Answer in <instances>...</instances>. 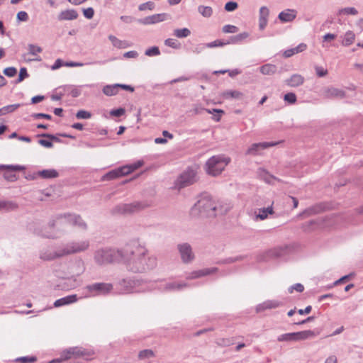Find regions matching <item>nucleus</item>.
<instances>
[{
    "mask_svg": "<svg viewBox=\"0 0 363 363\" xmlns=\"http://www.w3.org/2000/svg\"><path fill=\"white\" fill-rule=\"evenodd\" d=\"M121 262L133 273H144L156 267L157 258L148 255L145 246L138 240H133L123 247Z\"/></svg>",
    "mask_w": 363,
    "mask_h": 363,
    "instance_id": "1",
    "label": "nucleus"
},
{
    "mask_svg": "<svg viewBox=\"0 0 363 363\" xmlns=\"http://www.w3.org/2000/svg\"><path fill=\"white\" fill-rule=\"evenodd\" d=\"M218 205L214 203L208 195L200 197L191 209V215L194 217H214L216 216Z\"/></svg>",
    "mask_w": 363,
    "mask_h": 363,
    "instance_id": "2",
    "label": "nucleus"
},
{
    "mask_svg": "<svg viewBox=\"0 0 363 363\" xmlns=\"http://www.w3.org/2000/svg\"><path fill=\"white\" fill-rule=\"evenodd\" d=\"M122 249L111 247L100 248L94 252V261L96 264L102 265L114 262L121 261Z\"/></svg>",
    "mask_w": 363,
    "mask_h": 363,
    "instance_id": "3",
    "label": "nucleus"
},
{
    "mask_svg": "<svg viewBox=\"0 0 363 363\" xmlns=\"http://www.w3.org/2000/svg\"><path fill=\"white\" fill-rule=\"evenodd\" d=\"M230 159L223 155H216L209 158L206 163V171L212 176L219 175L230 162Z\"/></svg>",
    "mask_w": 363,
    "mask_h": 363,
    "instance_id": "4",
    "label": "nucleus"
},
{
    "mask_svg": "<svg viewBox=\"0 0 363 363\" xmlns=\"http://www.w3.org/2000/svg\"><path fill=\"white\" fill-rule=\"evenodd\" d=\"M150 204L147 201H134L130 203H119L111 210L113 215H130L138 212Z\"/></svg>",
    "mask_w": 363,
    "mask_h": 363,
    "instance_id": "5",
    "label": "nucleus"
},
{
    "mask_svg": "<svg viewBox=\"0 0 363 363\" xmlns=\"http://www.w3.org/2000/svg\"><path fill=\"white\" fill-rule=\"evenodd\" d=\"M57 224H69L76 225L81 228L86 229V224L79 216L75 214L59 215L56 219L50 220L48 225L50 228H54Z\"/></svg>",
    "mask_w": 363,
    "mask_h": 363,
    "instance_id": "6",
    "label": "nucleus"
},
{
    "mask_svg": "<svg viewBox=\"0 0 363 363\" xmlns=\"http://www.w3.org/2000/svg\"><path fill=\"white\" fill-rule=\"evenodd\" d=\"M113 289L111 283L98 282L86 286L84 290L85 298L94 297L98 296H106Z\"/></svg>",
    "mask_w": 363,
    "mask_h": 363,
    "instance_id": "7",
    "label": "nucleus"
},
{
    "mask_svg": "<svg viewBox=\"0 0 363 363\" xmlns=\"http://www.w3.org/2000/svg\"><path fill=\"white\" fill-rule=\"evenodd\" d=\"M197 181V172L192 167H188L183 171L174 182L175 188L182 189L194 184Z\"/></svg>",
    "mask_w": 363,
    "mask_h": 363,
    "instance_id": "8",
    "label": "nucleus"
},
{
    "mask_svg": "<svg viewBox=\"0 0 363 363\" xmlns=\"http://www.w3.org/2000/svg\"><path fill=\"white\" fill-rule=\"evenodd\" d=\"M315 333L313 330H303L300 332L289 333L280 335L277 337L279 342H296L306 340L314 337Z\"/></svg>",
    "mask_w": 363,
    "mask_h": 363,
    "instance_id": "9",
    "label": "nucleus"
},
{
    "mask_svg": "<svg viewBox=\"0 0 363 363\" xmlns=\"http://www.w3.org/2000/svg\"><path fill=\"white\" fill-rule=\"evenodd\" d=\"M89 241L80 240L67 243L62 247L65 256L86 251L89 247Z\"/></svg>",
    "mask_w": 363,
    "mask_h": 363,
    "instance_id": "10",
    "label": "nucleus"
},
{
    "mask_svg": "<svg viewBox=\"0 0 363 363\" xmlns=\"http://www.w3.org/2000/svg\"><path fill=\"white\" fill-rule=\"evenodd\" d=\"M140 284L139 279L132 278H125L120 279L117 282V286L121 294H130L136 291V287Z\"/></svg>",
    "mask_w": 363,
    "mask_h": 363,
    "instance_id": "11",
    "label": "nucleus"
},
{
    "mask_svg": "<svg viewBox=\"0 0 363 363\" xmlns=\"http://www.w3.org/2000/svg\"><path fill=\"white\" fill-rule=\"evenodd\" d=\"M90 350L84 349L81 347H69L62 352V357L64 359H69L72 357L77 359L79 357H86L92 355Z\"/></svg>",
    "mask_w": 363,
    "mask_h": 363,
    "instance_id": "12",
    "label": "nucleus"
},
{
    "mask_svg": "<svg viewBox=\"0 0 363 363\" xmlns=\"http://www.w3.org/2000/svg\"><path fill=\"white\" fill-rule=\"evenodd\" d=\"M177 250L183 263L189 264L194 260L195 255L192 250L191 246L189 243L184 242L178 244Z\"/></svg>",
    "mask_w": 363,
    "mask_h": 363,
    "instance_id": "13",
    "label": "nucleus"
},
{
    "mask_svg": "<svg viewBox=\"0 0 363 363\" xmlns=\"http://www.w3.org/2000/svg\"><path fill=\"white\" fill-rule=\"evenodd\" d=\"M24 167L21 165H0V169H4V178L9 182H14L17 179L16 171L23 169Z\"/></svg>",
    "mask_w": 363,
    "mask_h": 363,
    "instance_id": "14",
    "label": "nucleus"
},
{
    "mask_svg": "<svg viewBox=\"0 0 363 363\" xmlns=\"http://www.w3.org/2000/svg\"><path fill=\"white\" fill-rule=\"evenodd\" d=\"M187 286L185 282L164 281L160 285V289L164 292H174L182 291Z\"/></svg>",
    "mask_w": 363,
    "mask_h": 363,
    "instance_id": "15",
    "label": "nucleus"
},
{
    "mask_svg": "<svg viewBox=\"0 0 363 363\" xmlns=\"http://www.w3.org/2000/svg\"><path fill=\"white\" fill-rule=\"evenodd\" d=\"M169 16V14L166 13H157L138 19L137 21L143 25H151L164 21Z\"/></svg>",
    "mask_w": 363,
    "mask_h": 363,
    "instance_id": "16",
    "label": "nucleus"
},
{
    "mask_svg": "<svg viewBox=\"0 0 363 363\" xmlns=\"http://www.w3.org/2000/svg\"><path fill=\"white\" fill-rule=\"evenodd\" d=\"M128 167H120L118 168L112 169L102 176V181H111L125 175L128 174Z\"/></svg>",
    "mask_w": 363,
    "mask_h": 363,
    "instance_id": "17",
    "label": "nucleus"
},
{
    "mask_svg": "<svg viewBox=\"0 0 363 363\" xmlns=\"http://www.w3.org/2000/svg\"><path fill=\"white\" fill-rule=\"evenodd\" d=\"M64 252L62 247L57 249L55 251H51L50 250H46L44 251H42L40 254V258L41 259L45 260V261H50L53 260L57 258H60L62 257H64Z\"/></svg>",
    "mask_w": 363,
    "mask_h": 363,
    "instance_id": "18",
    "label": "nucleus"
},
{
    "mask_svg": "<svg viewBox=\"0 0 363 363\" xmlns=\"http://www.w3.org/2000/svg\"><path fill=\"white\" fill-rule=\"evenodd\" d=\"M282 302L277 300H267L256 306V312L260 313L267 309L277 308L282 306Z\"/></svg>",
    "mask_w": 363,
    "mask_h": 363,
    "instance_id": "19",
    "label": "nucleus"
},
{
    "mask_svg": "<svg viewBox=\"0 0 363 363\" xmlns=\"http://www.w3.org/2000/svg\"><path fill=\"white\" fill-rule=\"evenodd\" d=\"M218 271V269L217 267L205 268L191 272L186 278L189 279H197L216 273Z\"/></svg>",
    "mask_w": 363,
    "mask_h": 363,
    "instance_id": "20",
    "label": "nucleus"
},
{
    "mask_svg": "<svg viewBox=\"0 0 363 363\" xmlns=\"http://www.w3.org/2000/svg\"><path fill=\"white\" fill-rule=\"evenodd\" d=\"M297 16V11L294 9H287L280 12L278 18L282 23L292 22Z\"/></svg>",
    "mask_w": 363,
    "mask_h": 363,
    "instance_id": "21",
    "label": "nucleus"
},
{
    "mask_svg": "<svg viewBox=\"0 0 363 363\" xmlns=\"http://www.w3.org/2000/svg\"><path fill=\"white\" fill-rule=\"evenodd\" d=\"M324 96L328 99H343L346 96V93L342 89L331 86L325 90Z\"/></svg>",
    "mask_w": 363,
    "mask_h": 363,
    "instance_id": "22",
    "label": "nucleus"
},
{
    "mask_svg": "<svg viewBox=\"0 0 363 363\" xmlns=\"http://www.w3.org/2000/svg\"><path fill=\"white\" fill-rule=\"evenodd\" d=\"M78 301V297L77 294H71L66 296L65 297H62L61 298H59L56 300L54 302L53 306L55 308L67 306L71 303H74Z\"/></svg>",
    "mask_w": 363,
    "mask_h": 363,
    "instance_id": "23",
    "label": "nucleus"
},
{
    "mask_svg": "<svg viewBox=\"0 0 363 363\" xmlns=\"http://www.w3.org/2000/svg\"><path fill=\"white\" fill-rule=\"evenodd\" d=\"M277 143H269V142L254 143L248 148L247 154L257 155V154H258L259 150H264L267 147L274 146Z\"/></svg>",
    "mask_w": 363,
    "mask_h": 363,
    "instance_id": "24",
    "label": "nucleus"
},
{
    "mask_svg": "<svg viewBox=\"0 0 363 363\" xmlns=\"http://www.w3.org/2000/svg\"><path fill=\"white\" fill-rule=\"evenodd\" d=\"M304 77L298 74H292L289 79L285 80V84L290 87H297L304 82Z\"/></svg>",
    "mask_w": 363,
    "mask_h": 363,
    "instance_id": "25",
    "label": "nucleus"
},
{
    "mask_svg": "<svg viewBox=\"0 0 363 363\" xmlns=\"http://www.w3.org/2000/svg\"><path fill=\"white\" fill-rule=\"evenodd\" d=\"M78 13L74 9L62 11L58 15L59 21H72L77 18Z\"/></svg>",
    "mask_w": 363,
    "mask_h": 363,
    "instance_id": "26",
    "label": "nucleus"
},
{
    "mask_svg": "<svg viewBox=\"0 0 363 363\" xmlns=\"http://www.w3.org/2000/svg\"><path fill=\"white\" fill-rule=\"evenodd\" d=\"M40 136L44 137V138H48L50 139V140L40 139L38 140V143L40 145H41L43 147H48V148H50L53 146L52 140L59 141V139L56 136L51 135V134L43 133V134L40 135Z\"/></svg>",
    "mask_w": 363,
    "mask_h": 363,
    "instance_id": "27",
    "label": "nucleus"
},
{
    "mask_svg": "<svg viewBox=\"0 0 363 363\" xmlns=\"http://www.w3.org/2000/svg\"><path fill=\"white\" fill-rule=\"evenodd\" d=\"M36 174L43 179H53L59 176V173L54 169H48L38 171Z\"/></svg>",
    "mask_w": 363,
    "mask_h": 363,
    "instance_id": "28",
    "label": "nucleus"
},
{
    "mask_svg": "<svg viewBox=\"0 0 363 363\" xmlns=\"http://www.w3.org/2000/svg\"><path fill=\"white\" fill-rule=\"evenodd\" d=\"M259 69V72L264 75H272L277 71V67L269 63L261 66Z\"/></svg>",
    "mask_w": 363,
    "mask_h": 363,
    "instance_id": "29",
    "label": "nucleus"
},
{
    "mask_svg": "<svg viewBox=\"0 0 363 363\" xmlns=\"http://www.w3.org/2000/svg\"><path fill=\"white\" fill-rule=\"evenodd\" d=\"M274 213V210L272 206H268L267 208H261L258 209V213L256 215L257 219L263 220L266 219L269 215H272Z\"/></svg>",
    "mask_w": 363,
    "mask_h": 363,
    "instance_id": "30",
    "label": "nucleus"
},
{
    "mask_svg": "<svg viewBox=\"0 0 363 363\" xmlns=\"http://www.w3.org/2000/svg\"><path fill=\"white\" fill-rule=\"evenodd\" d=\"M259 176L266 183L269 184H274V182L277 180V177L270 174L267 171L263 169H259Z\"/></svg>",
    "mask_w": 363,
    "mask_h": 363,
    "instance_id": "31",
    "label": "nucleus"
},
{
    "mask_svg": "<svg viewBox=\"0 0 363 363\" xmlns=\"http://www.w3.org/2000/svg\"><path fill=\"white\" fill-rule=\"evenodd\" d=\"M221 96L224 99H239L243 96V94L242 92L237 90H227L223 91Z\"/></svg>",
    "mask_w": 363,
    "mask_h": 363,
    "instance_id": "32",
    "label": "nucleus"
},
{
    "mask_svg": "<svg viewBox=\"0 0 363 363\" xmlns=\"http://www.w3.org/2000/svg\"><path fill=\"white\" fill-rule=\"evenodd\" d=\"M119 86V84L106 85L103 88V93L108 96H114L118 92Z\"/></svg>",
    "mask_w": 363,
    "mask_h": 363,
    "instance_id": "33",
    "label": "nucleus"
},
{
    "mask_svg": "<svg viewBox=\"0 0 363 363\" xmlns=\"http://www.w3.org/2000/svg\"><path fill=\"white\" fill-rule=\"evenodd\" d=\"M108 39L112 45L117 48H125L127 47V43L125 41L121 40L113 35H108Z\"/></svg>",
    "mask_w": 363,
    "mask_h": 363,
    "instance_id": "34",
    "label": "nucleus"
},
{
    "mask_svg": "<svg viewBox=\"0 0 363 363\" xmlns=\"http://www.w3.org/2000/svg\"><path fill=\"white\" fill-rule=\"evenodd\" d=\"M21 106L20 104H14L4 106L0 108V115H6L7 113H13Z\"/></svg>",
    "mask_w": 363,
    "mask_h": 363,
    "instance_id": "35",
    "label": "nucleus"
},
{
    "mask_svg": "<svg viewBox=\"0 0 363 363\" xmlns=\"http://www.w3.org/2000/svg\"><path fill=\"white\" fill-rule=\"evenodd\" d=\"M191 31L189 28H177L174 30V35L178 38H184L190 35Z\"/></svg>",
    "mask_w": 363,
    "mask_h": 363,
    "instance_id": "36",
    "label": "nucleus"
},
{
    "mask_svg": "<svg viewBox=\"0 0 363 363\" xmlns=\"http://www.w3.org/2000/svg\"><path fill=\"white\" fill-rule=\"evenodd\" d=\"M64 89L74 98L78 97L81 94V90L75 86H66Z\"/></svg>",
    "mask_w": 363,
    "mask_h": 363,
    "instance_id": "37",
    "label": "nucleus"
},
{
    "mask_svg": "<svg viewBox=\"0 0 363 363\" xmlns=\"http://www.w3.org/2000/svg\"><path fill=\"white\" fill-rule=\"evenodd\" d=\"M354 38H355V35L354 34V33L352 31L349 30V31L346 32V33L345 34V36H344L343 41H342V45L344 46L350 45L354 42Z\"/></svg>",
    "mask_w": 363,
    "mask_h": 363,
    "instance_id": "38",
    "label": "nucleus"
},
{
    "mask_svg": "<svg viewBox=\"0 0 363 363\" xmlns=\"http://www.w3.org/2000/svg\"><path fill=\"white\" fill-rule=\"evenodd\" d=\"M198 11L203 17L208 18L213 13V9L211 6L201 5L198 7Z\"/></svg>",
    "mask_w": 363,
    "mask_h": 363,
    "instance_id": "39",
    "label": "nucleus"
},
{
    "mask_svg": "<svg viewBox=\"0 0 363 363\" xmlns=\"http://www.w3.org/2000/svg\"><path fill=\"white\" fill-rule=\"evenodd\" d=\"M106 61H99L95 62H86V63H82V62H67L65 64V66L66 67H83L84 65H92V64H99V65H104L105 64Z\"/></svg>",
    "mask_w": 363,
    "mask_h": 363,
    "instance_id": "40",
    "label": "nucleus"
},
{
    "mask_svg": "<svg viewBox=\"0 0 363 363\" xmlns=\"http://www.w3.org/2000/svg\"><path fill=\"white\" fill-rule=\"evenodd\" d=\"M357 13H358V11L354 7H346L344 9H340L337 12V15H338V16H340L342 14L355 16Z\"/></svg>",
    "mask_w": 363,
    "mask_h": 363,
    "instance_id": "41",
    "label": "nucleus"
},
{
    "mask_svg": "<svg viewBox=\"0 0 363 363\" xmlns=\"http://www.w3.org/2000/svg\"><path fill=\"white\" fill-rule=\"evenodd\" d=\"M155 356V353L152 350H143L140 351L138 354V357L140 359H145L150 357H153Z\"/></svg>",
    "mask_w": 363,
    "mask_h": 363,
    "instance_id": "42",
    "label": "nucleus"
},
{
    "mask_svg": "<svg viewBox=\"0 0 363 363\" xmlns=\"http://www.w3.org/2000/svg\"><path fill=\"white\" fill-rule=\"evenodd\" d=\"M143 164V160H138L137 162L128 165H124L123 167H128L127 170H128V174L133 172V171L138 169Z\"/></svg>",
    "mask_w": 363,
    "mask_h": 363,
    "instance_id": "43",
    "label": "nucleus"
},
{
    "mask_svg": "<svg viewBox=\"0 0 363 363\" xmlns=\"http://www.w3.org/2000/svg\"><path fill=\"white\" fill-rule=\"evenodd\" d=\"M145 55L149 57L158 56L160 55V51L158 47L152 46L145 50Z\"/></svg>",
    "mask_w": 363,
    "mask_h": 363,
    "instance_id": "44",
    "label": "nucleus"
},
{
    "mask_svg": "<svg viewBox=\"0 0 363 363\" xmlns=\"http://www.w3.org/2000/svg\"><path fill=\"white\" fill-rule=\"evenodd\" d=\"M218 210H216V216L223 215L230 211L231 206L230 204H217Z\"/></svg>",
    "mask_w": 363,
    "mask_h": 363,
    "instance_id": "45",
    "label": "nucleus"
},
{
    "mask_svg": "<svg viewBox=\"0 0 363 363\" xmlns=\"http://www.w3.org/2000/svg\"><path fill=\"white\" fill-rule=\"evenodd\" d=\"M205 110H206V111L207 113H211V114H213V113H218V115H213V117H212V119H213V121H216V122H218V121H220V117H221V116H220V113H224V111H223V110H221V109H217V108H213V109H212V110H210V109H207V108H206V109H205Z\"/></svg>",
    "mask_w": 363,
    "mask_h": 363,
    "instance_id": "46",
    "label": "nucleus"
},
{
    "mask_svg": "<svg viewBox=\"0 0 363 363\" xmlns=\"http://www.w3.org/2000/svg\"><path fill=\"white\" fill-rule=\"evenodd\" d=\"M164 45L174 49H179L180 48V43L173 38H167L164 40Z\"/></svg>",
    "mask_w": 363,
    "mask_h": 363,
    "instance_id": "47",
    "label": "nucleus"
},
{
    "mask_svg": "<svg viewBox=\"0 0 363 363\" xmlns=\"http://www.w3.org/2000/svg\"><path fill=\"white\" fill-rule=\"evenodd\" d=\"M155 4L153 1H147L145 3L141 4L138 6L139 11H145V10H153L155 9Z\"/></svg>",
    "mask_w": 363,
    "mask_h": 363,
    "instance_id": "48",
    "label": "nucleus"
},
{
    "mask_svg": "<svg viewBox=\"0 0 363 363\" xmlns=\"http://www.w3.org/2000/svg\"><path fill=\"white\" fill-rule=\"evenodd\" d=\"M206 48H214L216 47H223L225 45L224 40H216L213 42L205 43Z\"/></svg>",
    "mask_w": 363,
    "mask_h": 363,
    "instance_id": "49",
    "label": "nucleus"
},
{
    "mask_svg": "<svg viewBox=\"0 0 363 363\" xmlns=\"http://www.w3.org/2000/svg\"><path fill=\"white\" fill-rule=\"evenodd\" d=\"M284 100L290 104H294L296 101V96L293 92H289L284 95Z\"/></svg>",
    "mask_w": 363,
    "mask_h": 363,
    "instance_id": "50",
    "label": "nucleus"
},
{
    "mask_svg": "<svg viewBox=\"0 0 363 363\" xmlns=\"http://www.w3.org/2000/svg\"><path fill=\"white\" fill-rule=\"evenodd\" d=\"M76 117L77 119H89L91 117V114L87 111L79 110L76 113Z\"/></svg>",
    "mask_w": 363,
    "mask_h": 363,
    "instance_id": "51",
    "label": "nucleus"
},
{
    "mask_svg": "<svg viewBox=\"0 0 363 363\" xmlns=\"http://www.w3.org/2000/svg\"><path fill=\"white\" fill-rule=\"evenodd\" d=\"M37 358L34 356H26L21 357L16 359V361L21 363H33L36 362Z\"/></svg>",
    "mask_w": 363,
    "mask_h": 363,
    "instance_id": "52",
    "label": "nucleus"
},
{
    "mask_svg": "<svg viewBox=\"0 0 363 363\" xmlns=\"http://www.w3.org/2000/svg\"><path fill=\"white\" fill-rule=\"evenodd\" d=\"M42 48L39 46L35 45L33 44H29L28 45V51L29 54L35 56L38 53H40L42 52Z\"/></svg>",
    "mask_w": 363,
    "mask_h": 363,
    "instance_id": "53",
    "label": "nucleus"
},
{
    "mask_svg": "<svg viewBox=\"0 0 363 363\" xmlns=\"http://www.w3.org/2000/svg\"><path fill=\"white\" fill-rule=\"evenodd\" d=\"M269 15V9L265 6H261L259 11V18H266L268 19Z\"/></svg>",
    "mask_w": 363,
    "mask_h": 363,
    "instance_id": "54",
    "label": "nucleus"
},
{
    "mask_svg": "<svg viewBox=\"0 0 363 363\" xmlns=\"http://www.w3.org/2000/svg\"><path fill=\"white\" fill-rule=\"evenodd\" d=\"M3 73L9 77H13L17 74V69L14 67H9L4 69Z\"/></svg>",
    "mask_w": 363,
    "mask_h": 363,
    "instance_id": "55",
    "label": "nucleus"
},
{
    "mask_svg": "<svg viewBox=\"0 0 363 363\" xmlns=\"http://www.w3.org/2000/svg\"><path fill=\"white\" fill-rule=\"evenodd\" d=\"M296 290V291L301 293L302 291H303L304 290V286L303 284H300V283H296L292 286H291L289 289H288V291L290 293V294H292L294 292V291Z\"/></svg>",
    "mask_w": 363,
    "mask_h": 363,
    "instance_id": "56",
    "label": "nucleus"
},
{
    "mask_svg": "<svg viewBox=\"0 0 363 363\" xmlns=\"http://www.w3.org/2000/svg\"><path fill=\"white\" fill-rule=\"evenodd\" d=\"M222 30L225 33H235L238 30V28L235 26L225 25L223 27Z\"/></svg>",
    "mask_w": 363,
    "mask_h": 363,
    "instance_id": "57",
    "label": "nucleus"
},
{
    "mask_svg": "<svg viewBox=\"0 0 363 363\" xmlns=\"http://www.w3.org/2000/svg\"><path fill=\"white\" fill-rule=\"evenodd\" d=\"M238 7V4L235 1H228L225 5V10L228 12L234 11Z\"/></svg>",
    "mask_w": 363,
    "mask_h": 363,
    "instance_id": "58",
    "label": "nucleus"
},
{
    "mask_svg": "<svg viewBox=\"0 0 363 363\" xmlns=\"http://www.w3.org/2000/svg\"><path fill=\"white\" fill-rule=\"evenodd\" d=\"M206 48L205 43H200L195 45L192 49L191 52L195 54L201 53Z\"/></svg>",
    "mask_w": 363,
    "mask_h": 363,
    "instance_id": "59",
    "label": "nucleus"
},
{
    "mask_svg": "<svg viewBox=\"0 0 363 363\" xmlns=\"http://www.w3.org/2000/svg\"><path fill=\"white\" fill-rule=\"evenodd\" d=\"M125 108H116V109H112L110 111V114L112 116L121 117V116H122L123 115L125 114Z\"/></svg>",
    "mask_w": 363,
    "mask_h": 363,
    "instance_id": "60",
    "label": "nucleus"
},
{
    "mask_svg": "<svg viewBox=\"0 0 363 363\" xmlns=\"http://www.w3.org/2000/svg\"><path fill=\"white\" fill-rule=\"evenodd\" d=\"M241 259H242V257L240 256H237L235 257H228L225 259L219 261L218 263V264H230V263H233L235 262L239 261Z\"/></svg>",
    "mask_w": 363,
    "mask_h": 363,
    "instance_id": "61",
    "label": "nucleus"
},
{
    "mask_svg": "<svg viewBox=\"0 0 363 363\" xmlns=\"http://www.w3.org/2000/svg\"><path fill=\"white\" fill-rule=\"evenodd\" d=\"M31 116L35 119H40V118H45L47 120H51L52 116L47 114V113H33Z\"/></svg>",
    "mask_w": 363,
    "mask_h": 363,
    "instance_id": "62",
    "label": "nucleus"
},
{
    "mask_svg": "<svg viewBox=\"0 0 363 363\" xmlns=\"http://www.w3.org/2000/svg\"><path fill=\"white\" fill-rule=\"evenodd\" d=\"M83 13H84V16L86 18L91 19V18H93V16L94 15V11L93 8L89 7L87 9H83Z\"/></svg>",
    "mask_w": 363,
    "mask_h": 363,
    "instance_id": "63",
    "label": "nucleus"
},
{
    "mask_svg": "<svg viewBox=\"0 0 363 363\" xmlns=\"http://www.w3.org/2000/svg\"><path fill=\"white\" fill-rule=\"evenodd\" d=\"M18 21H27L28 20V15L26 11H19L16 16Z\"/></svg>",
    "mask_w": 363,
    "mask_h": 363,
    "instance_id": "64",
    "label": "nucleus"
}]
</instances>
